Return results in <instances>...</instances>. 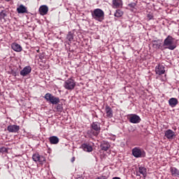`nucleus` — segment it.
Instances as JSON below:
<instances>
[{"mask_svg": "<svg viewBox=\"0 0 179 179\" xmlns=\"http://www.w3.org/2000/svg\"><path fill=\"white\" fill-rule=\"evenodd\" d=\"M49 141H50V143H51V144L56 145V144H58L59 143V139L56 136H50V138H49Z\"/></svg>", "mask_w": 179, "mask_h": 179, "instance_id": "21", "label": "nucleus"}, {"mask_svg": "<svg viewBox=\"0 0 179 179\" xmlns=\"http://www.w3.org/2000/svg\"><path fill=\"white\" fill-rule=\"evenodd\" d=\"M103 116H105V117L111 118L113 117V113H103Z\"/></svg>", "mask_w": 179, "mask_h": 179, "instance_id": "29", "label": "nucleus"}, {"mask_svg": "<svg viewBox=\"0 0 179 179\" xmlns=\"http://www.w3.org/2000/svg\"><path fill=\"white\" fill-rule=\"evenodd\" d=\"M101 127L100 124L97 122H92L91 124V129L87 131V134L90 135V136H96L97 137L100 134Z\"/></svg>", "mask_w": 179, "mask_h": 179, "instance_id": "1", "label": "nucleus"}, {"mask_svg": "<svg viewBox=\"0 0 179 179\" xmlns=\"http://www.w3.org/2000/svg\"><path fill=\"white\" fill-rule=\"evenodd\" d=\"M128 6H129V8H134L135 6H136V3H129Z\"/></svg>", "mask_w": 179, "mask_h": 179, "instance_id": "31", "label": "nucleus"}, {"mask_svg": "<svg viewBox=\"0 0 179 179\" xmlns=\"http://www.w3.org/2000/svg\"><path fill=\"white\" fill-rule=\"evenodd\" d=\"M106 113H113V109H111V108H110V106H106Z\"/></svg>", "mask_w": 179, "mask_h": 179, "instance_id": "30", "label": "nucleus"}, {"mask_svg": "<svg viewBox=\"0 0 179 179\" xmlns=\"http://www.w3.org/2000/svg\"><path fill=\"white\" fill-rule=\"evenodd\" d=\"M17 13H29L27 8L23 6V4H20V6L17 8Z\"/></svg>", "mask_w": 179, "mask_h": 179, "instance_id": "17", "label": "nucleus"}, {"mask_svg": "<svg viewBox=\"0 0 179 179\" xmlns=\"http://www.w3.org/2000/svg\"><path fill=\"white\" fill-rule=\"evenodd\" d=\"M30 72H31V67L30 66H27L20 71V73L21 76H27Z\"/></svg>", "mask_w": 179, "mask_h": 179, "instance_id": "11", "label": "nucleus"}, {"mask_svg": "<svg viewBox=\"0 0 179 179\" xmlns=\"http://www.w3.org/2000/svg\"><path fill=\"white\" fill-rule=\"evenodd\" d=\"M92 16L97 22H102L104 20V11L100 8L94 9L92 11Z\"/></svg>", "mask_w": 179, "mask_h": 179, "instance_id": "2", "label": "nucleus"}, {"mask_svg": "<svg viewBox=\"0 0 179 179\" xmlns=\"http://www.w3.org/2000/svg\"><path fill=\"white\" fill-rule=\"evenodd\" d=\"M169 103L171 107H176L178 104V99L176 98H171L169 100Z\"/></svg>", "mask_w": 179, "mask_h": 179, "instance_id": "20", "label": "nucleus"}, {"mask_svg": "<svg viewBox=\"0 0 179 179\" xmlns=\"http://www.w3.org/2000/svg\"><path fill=\"white\" fill-rule=\"evenodd\" d=\"M11 48L13 51H16V52H20L22 50V46L16 43H12Z\"/></svg>", "mask_w": 179, "mask_h": 179, "instance_id": "18", "label": "nucleus"}, {"mask_svg": "<svg viewBox=\"0 0 179 179\" xmlns=\"http://www.w3.org/2000/svg\"><path fill=\"white\" fill-rule=\"evenodd\" d=\"M170 171L172 177H178L179 176V170L175 167H171Z\"/></svg>", "mask_w": 179, "mask_h": 179, "instance_id": "19", "label": "nucleus"}, {"mask_svg": "<svg viewBox=\"0 0 179 179\" xmlns=\"http://www.w3.org/2000/svg\"><path fill=\"white\" fill-rule=\"evenodd\" d=\"M164 136L169 140H172L176 137V134L173 130L169 129L165 131Z\"/></svg>", "mask_w": 179, "mask_h": 179, "instance_id": "10", "label": "nucleus"}, {"mask_svg": "<svg viewBox=\"0 0 179 179\" xmlns=\"http://www.w3.org/2000/svg\"><path fill=\"white\" fill-rule=\"evenodd\" d=\"M128 120L131 124H139L141 120V117L135 114L128 115Z\"/></svg>", "mask_w": 179, "mask_h": 179, "instance_id": "8", "label": "nucleus"}, {"mask_svg": "<svg viewBox=\"0 0 179 179\" xmlns=\"http://www.w3.org/2000/svg\"><path fill=\"white\" fill-rule=\"evenodd\" d=\"M78 179H83V177H79Z\"/></svg>", "mask_w": 179, "mask_h": 179, "instance_id": "35", "label": "nucleus"}, {"mask_svg": "<svg viewBox=\"0 0 179 179\" xmlns=\"http://www.w3.org/2000/svg\"><path fill=\"white\" fill-rule=\"evenodd\" d=\"M122 15H124V12H122L121 10H117L114 14V16L115 17H121Z\"/></svg>", "mask_w": 179, "mask_h": 179, "instance_id": "24", "label": "nucleus"}, {"mask_svg": "<svg viewBox=\"0 0 179 179\" xmlns=\"http://www.w3.org/2000/svg\"><path fill=\"white\" fill-rule=\"evenodd\" d=\"M95 179H99V178H95Z\"/></svg>", "mask_w": 179, "mask_h": 179, "instance_id": "37", "label": "nucleus"}, {"mask_svg": "<svg viewBox=\"0 0 179 179\" xmlns=\"http://www.w3.org/2000/svg\"><path fill=\"white\" fill-rule=\"evenodd\" d=\"M96 179H107V177L106 176H102L101 177H97Z\"/></svg>", "mask_w": 179, "mask_h": 179, "instance_id": "32", "label": "nucleus"}, {"mask_svg": "<svg viewBox=\"0 0 179 179\" xmlns=\"http://www.w3.org/2000/svg\"><path fill=\"white\" fill-rule=\"evenodd\" d=\"M32 159L34 162H38L41 165H43L45 162V158L43 155H40L38 153L34 154Z\"/></svg>", "mask_w": 179, "mask_h": 179, "instance_id": "7", "label": "nucleus"}, {"mask_svg": "<svg viewBox=\"0 0 179 179\" xmlns=\"http://www.w3.org/2000/svg\"><path fill=\"white\" fill-rule=\"evenodd\" d=\"M101 150L104 152H107L110 148V145L108 141H103L100 145Z\"/></svg>", "mask_w": 179, "mask_h": 179, "instance_id": "12", "label": "nucleus"}, {"mask_svg": "<svg viewBox=\"0 0 179 179\" xmlns=\"http://www.w3.org/2000/svg\"><path fill=\"white\" fill-rule=\"evenodd\" d=\"M152 47L155 50H159L162 48V41L160 40H155L152 41Z\"/></svg>", "mask_w": 179, "mask_h": 179, "instance_id": "16", "label": "nucleus"}, {"mask_svg": "<svg viewBox=\"0 0 179 179\" xmlns=\"http://www.w3.org/2000/svg\"><path fill=\"white\" fill-rule=\"evenodd\" d=\"M81 148L86 152H92L93 151L92 146L87 143L81 145Z\"/></svg>", "mask_w": 179, "mask_h": 179, "instance_id": "15", "label": "nucleus"}, {"mask_svg": "<svg viewBox=\"0 0 179 179\" xmlns=\"http://www.w3.org/2000/svg\"><path fill=\"white\" fill-rule=\"evenodd\" d=\"M6 2H9V1H10V0H5Z\"/></svg>", "mask_w": 179, "mask_h": 179, "instance_id": "36", "label": "nucleus"}, {"mask_svg": "<svg viewBox=\"0 0 179 179\" xmlns=\"http://www.w3.org/2000/svg\"><path fill=\"white\" fill-rule=\"evenodd\" d=\"M75 86H76V83H75V80L72 78L66 80L64 84V87L66 89V90H73Z\"/></svg>", "mask_w": 179, "mask_h": 179, "instance_id": "6", "label": "nucleus"}, {"mask_svg": "<svg viewBox=\"0 0 179 179\" xmlns=\"http://www.w3.org/2000/svg\"><path fill=\"white\" fill-rule=\"evenodd\" d=\"M57 111L58 112V113H62V110H63V108H62V104H58L57 106Z\"/></svg>", "mask_w": 179, "mask_h": 179, "instance_id": "26", "label": "nucleus"}, {"mask_svg": "<svg viewBox=\"0 0 179 179\" xmlns=\"http://www.w3.org/2000/svg\"><path fill=\"white\" fill-rule=\"evenodd\" d=\"M138 171L141 174H142L143 176H144L145 178L147 169L145 167L140 166L138 169Z\"/></svg>", "mask_w": 179, "mask_h": 179, "instance_id": "23", "label": "nucleus"}, {"mask_svg": "<svg viewBox=\"0 0 179 179\" xmlns=\"http://www.w3.org/2000/svg\"><path fill=\"white\" fill-rule=\"evenodd\" d=\"M67 40L69 41H72L73 40V35L72 34V32L69 31L66 36Z\"/></svg>", "mask_w": 179, "mask_h": 179, "instance_id": "25", "label": "nucleus"}, {"mask_svg": "<svg viewBox=\"0 0 179 179\" xmlns=\"http://www.w3.org/2000/svg\"><path fill=\"white\" fill-rule=\"evenodd\" d=\"M113 4L116 8H121L122 6V0H113Z\"/></svg>", "mask_w": 179, "mask_h": 179, "instance_id": "22", "label": "nucleus"}, {"mask_svg": "<svg viewBox=\"0 0 179 179\" xmlns=\"http://www.w3.org/2000/svg\"><path fill=\"white\" fill-rule=\"evenodd\" d=\"M76 161V157H72L71 162L73 163Z\"/></svg>", "mask_w": 179, "mask_h": 179, "instance_id": "33", "label": "nucleus"}, {"mask_svg": "<svg viewBox=\"0 0 179 179\" xmlns=\"http://www.w3.org/2000/svg\"><path fill=\"white\" fill-rule=\"evenodd\" d=\"M44 99L48 103L53 104V106H57L59 103V98L52 95L50 93H47L44 96Z\"/></svg>", "mask_w": 179, "mask_h": 179, "instance_id": "4", "label": "nucleus"}, {"mask_svg": "<svg viewBox=\"0 0 179 179\" xmlns=\"http://www.w3.org/2000/svg\"><path fill=\"white\" fill-rule=\"evenodd\" d=\"M39 13L42 16L47 15L48 13V6H47L46 5L41 6L39 8Z\"/></svg>", "mask_w": 179, "mask_h": 179, "instance_id": "13", "label": "nucleus"}, {"mask_svg": "<svg viewBox=\"0 0 179 179\" xmlns=\"http://www.w3.org/2000/svg\"><path fill=\"white\" fill-rule=\"evenodd\" d=\"M7 131H8L9 133L13 134L18 133V131H20V126L17 124H10L7 127Z\"/></svg>", "mask_w": 179, "mask_h": 179, "instance_id": "9", "label": "nucleus"}, {"mask_svg": "<svg viewBox=\"0 0 179 179\" xmlns=\"http://www.w3.org/2000/svg\"><path fill=\"white\" fill-rule=\"evenodd\" d=\"M155 72L157 75H163L166 70H164V67L162 65L159 64L155 67Z\"/></svg>", "mask_w": 179, "mask_h": 179, "instance_id": "14", "label": "nucleus"}, {"mask_svg": "<svg viewBox=\"0 0 179 179\" xmlns=\"http://www.w3.org/2000/svg\"><path fill=\"white\" fill-rule=\"evenodd\" d=\"M113 179H121L120 177H114Z\"/></svg>", "mask_w": 179, "mask_h": 179, "instance_id": "34", "label": "nucleus"}, {"mask_svg": "<svg viewBox=\"0 0 179 179\" xmlns=\"http://www.w3.org/2000/svg\"><path fill=\"white\" fill-rule=\"evenodd\" d=\"M7 15H6V11L5 10H1L0 13V17H1L2 19L6 17Z\"/></svg>", "mask_w": 179, "mask_h": 179, "instance_id": "27", "label": "nucleus"}, {"mask_svg": "<svg viewBox=\"0 0 179 179\" xmlns=\"http://www.w3.org/2000/svg\"><path fill=\"white\" fill-rule=\"evenodd\" d=\"M8 148H5V147H2L0 148V153H8Z\"/></svg>", "mask_w": 179, "mask_h": 179, "instance_id": "28", "label": "nucleus"}, {"mask_svg": "<svg viewBox=\"0 0 179 179\" xmlns=\"http://www.w3.org/2000/svg\"><path fill=\"white\" fill-rule=\"evenodd\" d=\"M164 46L166 47L168 50H176L177 45L174 43V38L171 36H168L164 41Z\"/></svg>", "mask_w": 179, "mask_h": 179, "instance_id": "3", "label": "nucleus"}, {"mask_svg": "<svg viewBox=\"0 0 179 179\" xmlns=\"http://www.w3.org/2000/svg\"><path fill=\"white\" fill-rule=\"evenodd\" d=\"M131 153L136 158L145 157V152L144 151V150L141 149L138 147H136L133 150H131Z\"/></svg>", "mask_w": 179, "mask_h": 179, "instance_id": "5", "label": "nucleus"}]
</instances>
